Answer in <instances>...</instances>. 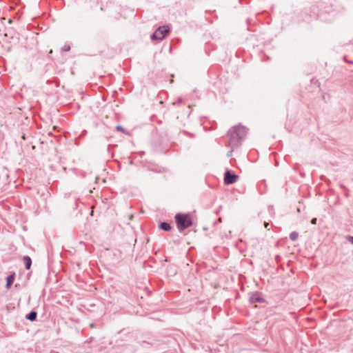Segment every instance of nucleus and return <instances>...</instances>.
I'll use <instances>...</instances> for the list:
<instances>
[{
  "instance_id": "1",
  "label": "nucleus",
  "mask_w": 353,
  "mask_h": 353,
  "mask_svg": "<svg viewBox=\"0 0 353 353\" xmlns=\"http://www.w3.org/2000/svg\"><path fill=\"white\" fill-rule=\"evenodd\" d=\"M174 219L177 228L180 231L190 227L193 223L192 216L189 213H177Z\"/></svg>"
},
{
  "instance_id": "2",
  "label": "nucleus",
  "mask_w": 353,
  "mask_h": 353,
  "mask_svg": "<svg viewBox=\"0 0 353 353\" xmlns=\"http://www.w3.org/2000/svg\"><path fill=\"white\" fill-rule=\"evenodd\" d=\"M169 28L167 26H162L159 28L152 35V40H161L168 33Z\"/></svg>"
},
{
  "instance_id": "3",
  "label": "nucleus",
  "mask_w": 353,
  "mask_h": 353,
  "mask_svg": "<svg viewBox=\"0 0 353 353\" xmlns=\"http://www.w3.org/2000/svg\"><path fill=\"white\" fill-rule=\"evenodd\" d=\"M238 176L230 171H227L224 176V182L225 184H232L236 181Z\"/></svg>"
},
{
  "instance_id": "4",
  "label": "nucleus",
  "mask_w": 353,
  "mask_h": 353,
  "mask_svg": "<svg viewBox=\"0 0 353 353\" xmlns=\"http://www.w3.org/2000/svg\"><path fill=\"white\" fill-rule=\"evenodd\" d=\"M250 301L252 303H256V302H263V299L261 298L258 294H253L251 298Z\"/></svg>"
},
{
  "instance_id": "5",
  "label": "nucleus",
  "mask_w": 353,
  "mask_h": 353,
  "mask_svg": "<svg viewBox=\"0 0 353 353\" xmlns=\"http://www.w3.org/2000/svg\"><path fill=\"white\" fill-rule=\"evenodd\" d=\"M23 262L26 265V269L29 270L30 268L31 264H32L31 259L29 256H24Z\"/></svg>"
},
{
  "instance_id": "6",
  "label": "nucleus",
  "mask_w": 353,
  "mask_h": 353,
  "mask_svg": "<svg viewBox=\"0 0 353 353\" xmlns=\"http://www.w3.org/2000/svg\"><path fill=\"white\" fill-rule=\"evenodd\" d=\"M160 228L165 231H169L171 229V226L169 223L163 222L161 223Z\"/></svg>"
},
{
  "instance_id": "7",
  "label": "nucleus",
  "mask_w": 353,
  "mask_h": 353,
  "mask_svg": "<svg viewBox=\"0 0 353 353\" xmlns=\"http://www.w3.org/2000/svg\"><path fill=\"white\" fill-rule=\"evenodd\" d=\"M14 281V274L8 276L7 278V288H9Z\"/></svg>"
},
{
  "instance_id": "8",
  "label": "nucleus",
  "mask_w": 353,
  "mask_h": 353,
  "mask_svg": "<svg viewBox=\"0 0 353 353\" xmlns=\"http://www.w3.org/2000/svg\"><path fill=\"white\" fill-rule=\"evenodd\" d=\"M37 312H31L28 316H27L28 319L30 321H34L37 318Z\"/></svg>"
},
{
  "instance_id": "9",
  "label": "nucleus",
  "mask_w": 353,
  "mask_h": 353,
  "mask_svg": "<svg viewBox=\"0 0 353 353\" xmlns=\"http://www.w3.org/2000/svg\"><path fill=\"white\" fill-rule=\"evenodd\" d=\"M299 236V234L296 232H292L290 235V238L292 241H296Z\"/></svg>"
},
{
  "instance_id": "10",
  "label": "nucleus",
  "mask_w": 353,
  "mask_h": 353,
  "mask_svg": "<svg viewBox=\"0 0 353 353\" xmlns=\"http://www.w3.org/2000/svg\"><path fill=\"white\" fill-rule=\"evenodd\" d=\"M116 128L118 131L122 132L123 133L125 132L124 129L121 125H117Z\"/></svg>"
},
{
  "instance_id": "11",
  "label": "nucleus",
  "mask_w": 353,
  "mask_h": 353,
  "mask_svg": "<svg viewBox=\"0 0 353 353\" xmlns=\"http://www.w3.org/2000/svg\"><path fill=\"white\" fill-rule=\"evenodd\" d=\"M347 240L352 243L353 244V236H348L347 237Z\"/></svg>"
},
{
  "instance_id": "12",
  "label": "nucleus",
  "mask_w": 353,
  "mask_h": 353,
  "mask_svg": "<svg viewBox=\"0 0 353 353\" xmlns=\"http://www.w3.org/2000/svg\"><path fill=\"white\" fill-rule=\"evenodd\" d=\"M312 224H316V219L314 218L311 221Z\"/></svg>"
},
{
  "instance_id": "13",
  "label": "nucleus",
  "mask_w": 353,
  "mask_h": 353,
  "mask_svg": "<svg viewBox=\"0 0 353 353\" xmlns=\"http://www.w3.org/2000/svg\"><path fill=\"white\" fill-rule=\"evenodd\" d=\"M268 225H269V223H266V222H265V223H264V226H265V228H268Z\"/></svg>"
},
{
  "instance_id": "14",
  "label": "nucleus",
  "mask_w": 353,
  "mask_h": 353,
  "mask_svg": "<svg viewBox=\"0 0 353 353\" xmlns=\"http://www.w3.org/2000/svg\"><path fill=\"white\" fill-rule=\"evenodd\" d=\"M238 128L242 131H245V128L243 127H239Z\"/></svg>"
}]
</instances>
